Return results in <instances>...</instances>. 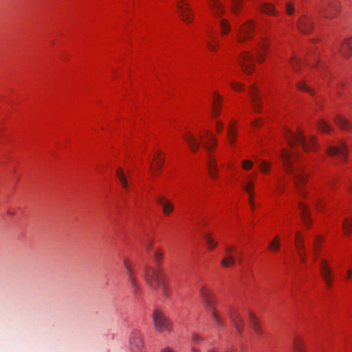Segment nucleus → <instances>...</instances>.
Returning <instances> with one entry per match:
<instances>
[{
	"mask_svg": "<svg viewBox=\"0 0 352 352\" xmlns=\"http://www.w3.org/2000/svg\"><path fill=\"white\" fill-rule=\"evenodd\" d=\"M285 136L291 150L283 149L280 154L283 167L285 172L292 177L294 186L299 195L304 197L305 192L302 190V186L307 182L308 175L304 172L303 167L296 163L298 153L294 146L296 144L300 145L305 151L314 150L317 146L316 139L314 136H311L307 140L301 131L293 133L289 130L285 131Z\"/></svg>",
	"mask_w": 352,
	"mask_h": 352,
	"instance_id": "nucleus-1",
	"label": "nucleus"
},
{
	"mask_svg": "<svg viewBox=\"0 0 352 352\" xmlns=\"http://www.w3.org/2000/svg\"><path fill=\"white\" fill-rule=\"evenodd\" d=\"M199 295L203 305L210 314L212 318L218 325H221L223 321L214 307L215 300L211 292L206 287H201L199 289Z\"/></svg>",
	"mask_w": 352,
	"mask_h": 352,
	"instance_id": "nucleus-2",
	"label": "nucleus"
},
{
	"mask_svg": "<svg viewBox=\"0 0 352 352\" xmlns=\"http://www.w3.org/2000/svg\"><path fill=\"white\" fill-rule=\"evenodd\" d=\"M153 321L155 329L160 332L169 331L172 329L170 321L158 310L154 311L153 314Z\"/></svg>",
	"mask_w": 352,
	"mask_h": 352,
	"instance_id": "nucleus-3",
	"label": "nucleus"
},
{
	"mask_svg": "<svg viewBox=\"0 0 352 352\" xmlns=\"http://www.w3.org/2000/svg\"><path fill=\"white\" fill-rule=\"evenodd\" d=\"M327 153L331 157H337L341 162H346L348 160V147L343 141H340L337 145L329 146Z\"/></svg>",
	"mask_w": 352,
	"mask_h": 352,
	"instance_id": "nucleus-4",
	"label": "nucleus"
},
{
	"mask_svg": "<svg viewBox=\"0 0 352 352\" xmlns=\"http://www.w3.org/2000/svg\"><path fill=\"white\" fill-rule=\"evenodd\" d=\"M144 279L149 287L155 290L162 280V272L160 270L148 268L144 274Z\"/></svg>",
	"mask_w": 352,
	"mask_h": 352,
	"instance_id": "nucleus-5",
	"label": "nucleus"
},
{
	"mask_svg": "<svg viewBox=\"0 0 352 352\" xmlns=\"http://www.w3.org/2000/svg\"><path fill=\"white\" fill-rule=\"evenodd\" d=\"M238 62L246 74L250 75L254 71V56L250 52H242L239 56Z\"/></svg>",
	"mask_w": 352,
	"mask_h": 352,
	"instance_id": "nucleus-6",
	"label": "nucleus"
},
{
	"mask_svg": "<svg viewBox=\"0 0 352 352\" xmlns=\"http://www.w3.org/2000/svg\"><path fill=\"white\" fill-rule=\"evenodd\" d=\"M317 10L324 17H333L339 10L338 4L336 1H322L318 6Z\"/></svg>",
	"mask_w": 352,
	"mask_h": 352,
	"instance_id": "nucleus-7",
	"label": "nucleus"
},
{
	"mask_svg": "<svg viewBox=\"0 0 352 352\" xmlns=\"http://www.w3.org/2000/svg\"><path fill=\"white\" fill-rule=\"evenodd\" d=\"M254 29V22L248 21L237 30V40L239 43H243L252 37Z\"/></svg>",
	"mask_w": 352,
	"mask_h": 352,
	"instance_id": "nucleus-8",
	"label": "nucleus"
},
{
	"mask_svg": "<svg viewBox=\"0 0 352 352\" xmlns=\"http://www.w3.org/2000/svg\"><path fill=\"white\" fill-rule=\"evenodd\" d=\"M177 8L179 10V15L183 21L187 24L192 22L193 10L186 3L182 1H179L177 3Z\"/></svg>",
	"mask_w": 352,
	"mask_h": 352,
	"instance_id": "nucleus-9",
	"label": "nucleus"
},
{
	"mask_svg": "<svg viewBox=\"0 0 352 352\" xmlns=\"http://www.w3.org/2000/svg\"><path fill=\"white\" fill-rule=\"evenodd\" d=\"M129 342L131 352H144L142 336L139 331L132 332Z\"/></svg>",
	"mask_w": 352,
	"mask_h": 352,
	"instance_id": "nucleus-10",
	"label": "nucleus"
},
{
	"mask_svg": "<svg viewBox=\"0 0 352 352\" xmlns=\"http://www.w3.org/2000/svg\"><path fill=\"white\" fill-rule=\"evenodd\" d=\"M320 274L325 282L327 287H331L332 284L331 280V271L327 261L325 259L320 261Z\"/></svg>",
	"mask_w": 352,
	"mask_h": 352,
	"instance_id": "nucleus-11",
	"label": "nucleus"
},
{
	"mask_svg": "<svg viewBox=\"0 0 352 352\" xmlns=\"http://www.w3.org/2000/svg\"><path fill=\"white\" fill-rule=\"evenodd\" d=\"M157 204L162 208L163 213L165 216H169L174 209L173 204L162 195L155 197Z\"/></svg>",
	"mask_w": 352,
	"mask_h": 352,
	"instance_id": "nucleus-12",
	"label": "nucleus"
},
{
	"mask_svg": "<svg viewBox=\"0 0 352 352\" xmlns=\"http://www.w3.org/2000/svg\"><path fill=\"white\" fill-rule=\"evenodd\" d=\"M229 317L236 332L241 334L243 331V322L240 314L235 310H231L229 313Z\"/></svg>",
	"mask_w": 352,
	"mask_h": 352,
	"instance_id": "nucleus-13",
	"label": "nucleus"
},
{
	"mask_svg": "<svg viewBox=\"0 0 352 352\" xmlns=\"http://www.w3.org/2000/svg\"><path fill=\"white\" fill-rule=\"evenodd\" d=\"M207 168L208 174L212 179H217L218 177V168L214 157L208 154L207 157Z\"/></svg>",
	"mask_w": 352,
	"mask_h": 352,
	"instance_id": "nucleus-14",
	"label": "nucleus"
},
{
	"mask_svg": "<svg viewBox=\"0 0 352 352\" xmlns=\"http://www.w3.org/2000/svg\"><path fill=\"white\" fill-rule=\"evenodd\" d=\"M249 94L251 98L252 104L254 110L256 112H258L261 108L260 96L257 94V89L254 85H251L249 90Z\"/></svg>",
	"mask_w": 352,
	"mask_h": 352,
	"instance_id": "nucleus-15",
	"label": "nucleus"
},
{
	"mask_svg": "<svg viewBox=\"0 0 352 352\" xmlns=\"http://www.w3.org/2000/svg\"><path fill=\"white\" fill-rule=\"evenodd\" d=\"M122 263H123V265H124V267L125 268V270H126L127 272V274H128V276H129V280L131 285V286L135 289H138V284H137V282H136V279L135 278V272L131 267V263H129V261L126 259H123L122 261Z\"/></svg>",
	"mask_w": 352,
	"mask_h": 352,
	"instance_id": "nucleus-16",
	"label": "nucleus"
},
{
	"mask_svg": "<svg viewBox=\"0 0 352 352\" xmlns=\"http://www.w3.org/2000/svg\"><path fill=\"white\" fill-rule=\"evenodd\" d=\"M296 248L298 251V256L300 258L302 262L305 261V245L303 243L302 238L300 235V233H296Z\"/></svg>",
	"mask_w": 352,
	"mask_h": 352,
	"instance_id": "nucleus-17",
	"label": "nucleus"
},
{
	"mask_svg": "<svg viewBox=\"0 0 352 352\" xmlns=\"http://www.w3.org/2000/svg\"><path fill=\"white\" fill-rule=\"evenodd\" d=\"M205 136L206 140H202V145L206 151H210L215 148L217 145L216 139L209 131L206 132Z\"/></svg>",
	"mask_w": 352,
	"mask_h": 352,
	"instance_id": "nucleus-18",
	"label": "nucleus"
},
{
	"mask_svg": "<svg viewBox=\"0 0 352 352\" xmlns=\"http://www.w3.org/2000/svg\"><path fill=\"white\" fill-rule=\"evenodd\" d=\"M185 140L188 143L190 150L192 152H197L199 148V142L196 137L188 133L184 136Z\"/></svg>",
	"mask_w": 352,
	"mask_h": 352,
	"instance_id": "nucleus-19",
	"label": "nucleus"
},
{
	"mask_svg": "<svg viewBox=\"0 0 352 352\" xmlns=\"http://www.w3.org/2000/svg\"><path fill=\"white\" fill-rule=\"evenodd\" d=\"M212 12L216 16H219L223 12L222 5L217 0H208Z\"/></svg>",
	"mask_w": 352,
	"mask_h": 352,
	"instance_id": "nucleus-20",
	"label": "nucleus"
},
{
	"mask_svg": "<svg viewBox=\"0 0 352 352\" xmlns=\"http://www.w3.org/2000/svg\"><path fill=\"white\" fill-rule=\"evenodd\" d=\"M298 25L299 30L305 34L309 33L311 30V21L304 16L299 19Z\"/></svg>",
	"mask_w": 352,
	"mask_h": 352,
	"instance_id": "nucleus-21",
	"label": "nucleus"
},
{
	"mask_svg": "<svg viewBox=\"0 0 352 352\" xmlns=\"http://www.w3.org/2000/svg\"><path fill=\"white\" fill-rule=\"evenodd\" d=\"M214 100L212 103V116L214 117H217L220 112L221 107V97L214 93Z\"/></svg>",
	"mask_w": 352,
	"mask_h": 352,
	"instance_id": "nucleus-22",
	"label": "nucleus"
},
{
	"mask_svg": "<svg viewBox=\"0 0 352 352\" xmlns=\"http://www.w3.org/2000/svg\"><path fill=\"white\" fill-rule=\"evenodd\" d=\"M250 325L253 329V331L257 334L260 335L262 333L261 327L259 324V322L258 321V319L256 318V316L250 313Z\"/></svg>",
	"mask_w": 352,
	"mask_h": 352,
	"instance_id": "nucleus-23",
	"label": "nucleus"
},
{
	"mask_svg": "<svg viewBox=\"0 0 352 352\" xmlns=\"http://www.w3.org/2000/svg\"><path fill=\"white\" fill-rule=\"evenodd\" d=\"M334 120L337 125L343 130H349L351 127V123L342 116L336 117Z\"/></svg>",
	"mask_w": 352,
	"mask_h": 352,
	"instance_id": "nucleus-24",
	"label": "nucleus"
},
{
	"mask_svg": "<svg viewBox=\"0 0 352 352\" xmlns=\"http://www.w3.org/2000/svg\"><path fill=\"white\" fill-rule=\"evenodd\" d=\"M352 50V38L346 39L345 42L343 43L340 51L342 54L346 56H349L351 54V52Z\"/></svg>",
	"mask_w": 352,
	"mask_h": 352,
	"instance_id": "nucleus-25",
	"label": "nucleus"
},
{
	"mask_svg": "<svg viewBox=\"0 0 352 352\" xmlns=\"http://www.w3.org/2000/svg\"><path fill=\"white\" fill-rule=\"evenodd\" d=\"M244 190L248 193L250 197V204H252V196L254 195V182L252 181H248L245 184H242Z\"/></svg>",
	"mask_w": 352,
	"mask_h": 352,
	"instance_id": "nucleus-26",
	"label": "nucleus"
},
{
	"mask_svg": "<svg viewBox=\"0 0 352 352\" xmlns=\"http://www.w3.org/2000/svg\"><path fill=\"white\" fill-rule=\"evenodd\" d=\"M116 175L120 180V182L122 186L124 188L127 189L129 187V183L127 181V178L125 176L124 173L121 168H118L117 169Z\"/></svg>",
	"mask_w": 352,
	"mask_h": 352,
	"instance_id": "nucleus-27",
	"label": "nucleus"
},
{
	"mask_svg": "<svg viewBox=\"0 0 352 352\" xmlns=\"http://www.w3.org/2000/svg\"><path fill=\"white\" fill-rule=\"evenodd\" d=\"M235 262H236V259L234 258V257L231 255V254H229V255H227L223 257L222 258V260L221 261V265L223 267H229L230 266H232L235 264Z\"/></svg>",
	"mask_w": 352,
	"mask_h": 352,
	"instance_id": "nucleus-28",
	"label": "nucleus"
},
{
	"mask_svg": "<svg viewBox=\"0 0 352 352\" xmlns=\"http://www.w3.org/2000/svg\"><path fill=\"white\" fill-rule=\"evenodd\" d=\"M294 352H306L303 346L302 340L300 338H296L293 342Z\"/></svg>",
	"mask_w": 352,
	"mask_h": 352,
	"instance_id": "nucleus-29",
	"label": "nucleus"
},
{
	"mask_svg": "<svg viewBox=\"0 0 352 352\" xmlns=\"http://www.w3.org/2000/svg\"><path fill=\"white\" fill-rule=\"evenodd\" d=\"M160 152L158 151L157 153H156V155L154 157V161L155 162V166H153L152 164L151 165L150 168L151 169H160L162 168L163 164H164V157H161L160 156Z\"/></svg>",
	"mask_w": 352,
	"mask_h": 352,
	"instance_id": "nucleus-30",
	"label": "nucleus"
},
{
	"mask_svg": "<svg viewBox=\"0 0 352 352\" xmlns=\"http://www.w3.org/2000/svg\"><path fill=\"white\" fill-rule=\"evenodd\" d=\"M260 10L265 14H276L274 6L272 4L263 3L260 6Z\"/></svg>",
	"mask_w": 352,
	"mask_h": 352,
	"instance_id": "nucleus-31",
	"label": "nucleus"
},
{
	"mask_svg": "<svg viewBox=\"0 0 352 352\" xmlns=\"http://www.w3.org/2000/svg\"><path fill=\"white\" fill-rule=\"evenodd\" d=\"M236 132L232 124H230L228 129V138L230 144H232L236 140Z\"/></svg>",
	"mask_w": 352,
	"mask_h": 352,
	"instance_id": "nucleus-32",
	"label": "nucleus"
},
{
	"mask_svg": "<svg viewBox=\"0 0 352 352\" xmlns=\"http://www.w3.org/2000/svg\"><path fill=\"white\" fill-rule=\"evenodd\" d=\"M265 43L264 42L261 43L258 46V49L256 51V56L258 62H262L264 59L263 53L265 52Z\"/></svg>",
	"mask_w": 352,
	"mask_h": 352,
	"instance_id": "nucleus-33",
	"label": "nucleus"
},
{
	"mask_svg": "<svg viewBox=\"0 0 352 352\" xmlns=\"http://www.w3.org/2000/svg\"><path fill=\"white\" fill-rule=\"evenodd\" d=\"M318 128L319 130L324 133H329L332 131L331 127L329 125V124L327 122L324 120H320L318 123Z\"/></svg>",
	"mask_w": 352,
	"mask_h": 352,
	"instance_id": "nucleus-34",
	"label": "nucleus"
},
{
	"mask_svg": "<svg viewBox=\"0 0 352 352\" xmlns=\"http://www.w3.org/2000/svg\"><path fill=\"white\" fill-rule=\"evenodd\" d=\"M210 37V41H206V44L208 47V48L213 52H215L217 50V48L219 45L218 43L215 41L214 37L212 35H209Z\"/></svg>",
	"mask_w": 352,
	"mask_h": 352,
	"instance_id": "nucleus-35",
	"label": "nucleus"
},
{
	"mask_svg": "<svg viewBox=\"0 0 352 352\" xmlns=\"http://www.w3.org/2000/svg\"><path fill=\"white\" fill-rule=\"evenodd\" d=\"M220 26L221 34L223 35L228 34L230 30V26L226 19H221L220 21Z\"/></svg>",
	"mask_w": 352,
	"mask_h": 352,
	"instance_id": "nucleus-36",
	"label": "nucleus"
},
{
	"mask_svg": "<svg viewBox=\"0 0 352 352\" xmlns=\"http://www.w3.org/2000/svg\"><path fill=\"white\" fill-rule=\"evenodd\" d=\"M204 237L206 239V243L208 245L210 250H212L213 248H214L217 246V243L214 241V239L211 237L210 234L205 233L204 234Z\"/></svg>",
	"mask_w": 352,
	"mask_h": 352,
	"instance_id": "nucleus-37",
	"label": "nucleus"
},
{
	"mask_svg": "<svg viewBox=\"0 0 352 352\" xmlns=\"http://www.w3.org/2000/svg\"><path fill=\"white\" fill-rule=\"evenodd\" d=\"M280 242L279 238L276 236L273 241L270 243L269 248L272 251L277 252L279 250Z\"/></svg>",
	"mask_w": 352,
	"mask_h": 352,
	"instance_id": "nucleus-38",
	"label": "nucleus"
},
{
	"mask_svg": "<svg viewBox=\"0 0 352 352\" xmlns=\"http://www.w3.org/2000/svg\"><path fill=\"white\" fill-rule=\"evenodd\" d=\"M271 165L266 161H261L259 163V168L263 173H267L270 170Z\"/></svg>",
	"mask_w": 352,
	"mask_h": 352,
	"instance_id": "nucleus-39",
	"label": "nucleus"
},
{
	"mask_svg": "<svg viewBox=\"0 0 352 352\" xmlns=\"http://www.w3.org/2000/svg\"><path fill=\"white\" fill-rule=\"evenodd\" d=\"M241 1L242 0H232V9L234 13L237 14L239 12Z\"/></svg>",
	"mask_w": 352,
	"mask_h": 352,
	"instance_id": "nucleus-40",
	"label": "nucleus"
},
{
	"mask_svg": "<svg viewBox=\"0 0 352 352\" xmlns=\"http://www.w3.org/2000/svg\"><path fill=\"white\" fill-rule=\"evenodd\" d=\"M285 11L288 14H292L294 12V6L293 2L287 1L285 3Z\"/></svg>",
	"mask_w": 352,
	"mask_h": 352,
	"instance_id": "nucleus-41",
	"label": "nucleus"
},
{
	"mask_svg": "<svg viewBox=\"0 0 352 352\" xmlns=\"http://www.w3.org/2000/svg\"><path fill=\"white\" fill-rule=\"evenodd\" d=\"M298 88L300 90L313 94V91L304 82H300L298 84Z\"/></svg>",
	"mask_w": 352,
	"mask_h": 352,
	"instance_id": "nucleus-42",
	"label": "nucleus"
},
{
	"mask_svg": "<svg viewBox=\"0 0 352 352\" xmlns=\"http://www.w3.org/2000/svg\"><path fill=\"white\" fill-rule=\"evenodd\" d=\"M253 166V163L252 161L245 160L242 162V167L245 170H250Z\"/></svg>",
	"mask_w": 352,
	"mask_h": 352,
	"instance_id": "nucleus-43",
	"label": "nucleus"
},
{
	"mask_svg": "<svg viewBox=\"0 0 352 352\" xmlns=\"http://www.w3.org/2000/svg\"><path fill=\"white\" fill-rule=\"evenodd\" d=\"M314 204L318 209H320L323 206V201L319 197H316L314 199Z\"/></svg>",
	"mask_w": 352,
	"mask_h": 352,
	"instance_id": "nucleus-44",
	"label": "nucleus"
},
{
	"mask_svg": "<svg viewBox=\"0 0 352 352\" xmlns=\"http://www.w3.org/2000/svg\"><path fill=\"white\" fill-rule=\"evenodd\" d=\"M299 208H300V212H301L302 215L304 217H305L306 213H307V205L304 204L302 202H299Z\"/></svg>",
	"mask_w": 352,
	"mask_h": 352,
	"instance_id": "nucleus-45",
	"label": "nucleus"
},
{
	"mask_svg": "<svg viewBox=\"0 0 352 352\" xmlns=\"http://www.w3.org/2000/svg\"><path fill=\"white\" fill-rule=\"evenodd\" d=\"M230 86L234 89V90H236V91H239V90H242L243 88V86L239 83V82H232L230 83Z\"/></svg>",
	"mask_w": 352,
	"mask_h": 352,
	"instance_id": "nucleus-46",
	"label": "nucleus"
},
{
	"mask_svg": "<svg viewBox=\"0 0 352 352\" xmlns=\"http://www.w3.org/2000/svg\"><path fill=\"white\" fill-rule=\"evenodd\" d=\"M300 60L298 59H296L295 57H293L290 60L291 66L293 67L294 70H297L296 65L299 63Z\"/></svg>",
	"mask_w": 352,
	"mask_h": 352,
	"instance_id": "nucleus-47",
	"label": "nucleus"
},
{
	"mask_svg": "<svg viewBox=\"0 0 352 352\" xmlns=\"http://www.w3.org/2000/svg\"><path fill=\"white\" fill-rule=\"evenodd\" d=\"M201 340H202V338L199 335H198V334H193L192 336V342L194 344H197L198 342H199Z\"/></svg>",
	"mask_w": 352,
	"mask_h": 352,
	"instance_id": "nucleus-48",
	"label": "nucleus"
},
{
	"mask_svg": "<svg viewBox=\"0 0 352 352\" xmlns=\"http://www.w3.org/2000/svg\"><path fill=\"white\" fill-rule=\"evenodd\" d=\"M162 256L163 254L162 252L159 251L156 252L154 255L155 262L158 263L159 261H160L162 258Z\"/></svg>",
	"mask_w": 352,
	"mask_h": 352,
	"instance_id": "nucleus-49",
	"label": "nucleus"
},
{
	"mask_svg": "<svg viewBox=\"0 0 352 352\" xmlns=\"http://www.w3.org/2000/svg\"><path fill=\"white\" fill-rule=\"evenodd\" d=\"M223 123L221 121H217L216 122V129L217 131V132H221V130L223 129Z\"/></svg>",
	"mask_w": 352,
	"mask_h": 352,
	"instance_id": "nucleus-50",
	"label": "nucleus"
},
{
	"mask_svg": "<svg viewBox=\"0 0 352 352\" xmlns=\"http://www.w3.org/2000/svg\"><path fill=\"white\" fill-rule=\"evenodd\" d=\"M163 294L164 296H168V286L166 285L164 283L162 285Z\"/></svg>",
	"mask_w": 352,
	"mask_h": 352,
	"instance_id": "nucleus-51",
	"label": "nucleus"
},
{
	"mask_svg": "<svg viewBox=\"0 0 352 352\" xmlns=\"http://www.w3.org/2000/svg\"><path fill=\"white\" fill-rule=\"evenodd\" d=\"M234 248H233V247H226L225 248V252L227 255H229V254L232 255V253L234 252Z\"/></svg>",
	"mask_w": 352,
	"mask_h": 352,
	"instance_id": "nucleus-52",
	"label": "nucleus"
},
{
	"mask_svg": "<svg viewBox=\"0 0 352 352\" xmlns=\"http://www.w3.org/2000/svg\"><path fill=\"white\" fill-rule=\"evenodd\" d=\"M277 189L280 193H282L284 191V186L279 182L277 184Z\"/></svg>",
	"mask_w": 352,
	"mask_h": 352,
	"instance_id": "nucleus-53",
	"label": "nucleus"
},
{
	"mask_svg": "<svg viewBox=\"0 0 352 352\" xmlns=\"http://www.w3.org/2000/svg\"><path fill=\"white\" fill-rule=\"evenodd\" d=\"M160 352H175L170 347L162 348Z\"/></svg>",
	"mask_w": 352,
	"mask_h": 352,
	"instance_id": "nucleus-54",
	"label": "nucleus"
},
{
	"mask_svg": "<svg viewBox=\"0 0 352 352\" xmlns=\"http://www.w3.org/2000/svg\"><path fill=\"white\" fill-rule=\"evenodd\" d=\"M352 276V270L351 269H349L346 272V279L348 280L351 278V276Z\"/></svg>",
	"mask_w": 352,
	"mask_h": 352,
	"instance_id": "nucleus-55",
	"label": "nucleus"
},
{
	"mask_svg": "<svg viewBox=\"0 0 352 352\" xmlns=\"http://www.w3.org/2000/svg\"><path fill=\"white\" fill-rule=\"evenodd\" d=\"M349 226H351V221H344L343 223V228L345 230Z\"/></svg>",
	"mask_w": 352,
	"mask_h": 352,
	"instance_id": "nucleus-56",
	"label": "nucleus"
},
{
	"mask_svg": "<svg viewBox=\"0 0 352 352\" xmlns=\"http://www.w3.org/2000/svg\"><path fill=\"white\" fill-rule=\"evenodd\" d=\"M319 250V248H318V244L316 242L314 245V252L316 254L318 250Z\"/></svg>",
	"mask_w": 352,
	"mask_h": 352,
	"instance_id": "nucleus-57",
	"label": "nucleus"
},
{
	"mask_svg": "<svg viewBox=\"0 0 352 352\" xmlns=\"http://www.w3.org/2000/svg\"><path fill=\"white\" fill-rule=\"evenodd\" d=\"M348 190L352 192V182H350V184L347 186Z\"/></svg>",
	"mask_w": 352,
	"mask_h": 352,
	"instance_id": "nucleus-58",
	"label": "nucleus"
},
{
	"mask_svg": "<svg viewBox=\"0 0 352 352\" xmlns=\"http://www.w3.org/2000/svg\"><path fill=\"white\" fill-rule=\"evenodd\" d=\"M151 246H152V243H147V244L146 245V248L147 250H150V248H151Z\"/></svg>",
	"mask_w": 352,
	"mask_h": 352,
	"instance_id": "nucleus-59",
	"label": "nucleus"
},
{
	"mask_svg": "<svg viewBox=\"0 0 352 352\" xmlns=\"http://www.w3.org/2000/svg\"><path fill=\"white\" fill-rule=\"evenodd\" d=\"M190 351L191 352H199V351L197 349L195 348V347H192L191 349H190Z\"/></svg>",
	"mask_w": 352,
	"mask_h": 352,
	"instance_id": "nucleus-60",
	"label": "nucleus"
},
{
	"mask_svg": "<svg viewBox=\"0 0 352 352\" xmlns=\"http://www.w3.org/2000/svg\"><path fill=\"white\" fill-rule=\"evenodd\" d=\"M8 215H9V217H12L13 213H12V212H9V213H8Z\"/></svg>",
	"mask_w": 352,
	"mask_h": 352,
	"instance_id": "nucleus-61",
	"label": "nucleus"
},
{
	"mask_svg": "<svg viewBox=\"0 0 352 352\" xmlns=\"http://www.w3.org/2000/svg\"><path fill=\"white\" fill-rule=\"evenodd\" d=\"M207 352H215V351H213V350H209V351H207Z\"/></svg>",
	"mask_w": 352,
	"mask_h": 352,
	"instance_id": "nucleus-62",
	"label": "nucleus"
}]
</instances>
